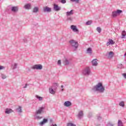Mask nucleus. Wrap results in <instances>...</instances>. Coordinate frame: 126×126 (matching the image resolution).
Instances as JSON below:
<instances>
[{
	"instance_id": "nucleus-34",
	"label": "nucleus",
	"mask_w": 126,
	"mask_h": 126,
	"mask_svg": "<svg viewBox=\"0 0 126 126\" xmlns=\"http://www.w3.org/2000/svg\"><path fill=\"white\" fill-rule=\"evenodd\" d=\"M92 24V21H88L86 23V25H91Z\"/></svg>"
},
{
	"instance_id": "nucleus-17",
	"label": "nucleus",
	"mask_w": 126,
	"mask_h": 126,
	"mask_svg": "<svg viewBox=\"0 0 126 126\" xmlns=\"http://www.w3.org/2000/svg\"><path fill=\"white\" fill-rule=\"evenodd\" d=\"M64 106L65 107H69V106H71V102L69 101H65L64 103Z\"/></svg>"
},
{
	"instance_id": "nucleus-32",
	"label": "nucleus",
	"mask_w": 126,
	"mask_h": 126,
	"mask_svg": "<svg viewBox=\"0 0 126 126\" xmlns=\"http://www.w3.org/2000/svg\"><path fill=\"white\" fill-rule=\"evenodd\" d=\"M114 55V52L113 51H110L109 53V56L110 58H113Z\"/></svg>"
},
{
	"instance_id": "nucleus-19",
	"label": "nucleus",
	"mask_w": 126,
	"mask_h": 126,
	"mask_svg": "<svg viewBox=\"0 0 126 126\" xmlns=\"http://www.w3.org/2000/svg\"><path fill=\"white\" fill-rule=\"evenodd\" d=\"M82 117H83V111H81L79 112V113L78 114V119L81 120V119L82 118Z\"/></svg>"
},
{
	"instance_id": "nucleus-40",
	"label": "nucleus",
	"mask_w": 126,
	"mask_h": 126,
	"mask_svg": "<svg viewBox=\"0 0 126 126\" xmlns=\"http://www.w3.org/2000/svg\"><path fill=\"white\" fill-rule=\"evenodd\" d=\"M91 117H92V113H90L88 115V118H91Z\"/></svg>"
},
{
	"instance_id": "nucleus-5",
	"label": "nucleus",
	"mask_w": 126,
	"mask_h": 126,
	"mask_svg": "<svg viewBox=\"0 0 126 126\" xmlns=\"http://www.w3.org/2000/svg\"><path fill=\"white\" fill-rule=\"evenodd\" d=\"M123 12L122 10H117V11H114L112 12L113 17H117L118 14H121Z\"/></svg>"
},
{
	"instance_id": "nucleus-20",
	"label": "nucleus",
	"mask_w": 126,
	"mask_h": 126,
	"mask_svg": "<svg viewBox=\"0 0 126 126\" xmlns=\"http://www.w3.org/2000/svg\"><path fill=\"white\" fill-rule=\"evenodd\" d=\"M12 112H13V111H12V109H11L10 108H9V109L7 108L5 110V114H9L11 113H12Z\"/></svg>"
},
{
	"instance_id": "nucleus-23",
	"label": "nucleus",
	"mask_w": 126,
	"mask_h": 126,
	"mask_svg": "<svg viewBox=\"0 0 126 126\" xmlns=\"http://www.w3.org/2000/svg\"><path fill=\"white\" fill-rule=\"evenodd\" d=\"M67 16H69L70 15H72L73 14V10H71L70 11H68L66 13Z\"/></svg>"
},
{
	"instance_id": "nucleus-7",
	"label": "nucleus",
	"mask_w": 126,
	"mask_h": 126,
	"mask_svg": "<svg viewBox=\"0 0 126 126\" xmlns=\"http://www.w3.org/2000/svg\"><path fill=\"white\" fill-rule=\"evenodd\" d=\"M53 9L55 10V11H60L61 9H62V7L57 4H54V7H53Z\"/></svg>"
},
{
	"instance_id": "nucleus-14",
	"label": "nucleus",
	"mask_w": 126,
	"mask_h": 126,
	"mask_svg": "<svg viewBox=\"0 0 126 126\" xmlns=\"http://www.w3.org/2000/svg\"><path fill=\"white\" fill-rule=\"evenodd\" d=\"M63 63L64 65H68V64H69V61L67 59L65 58L64 60H63Z\"/></svg>"
},
{
	"instance_id": "nucleus-22",
	"label": "nucleus",
	"mask_w": 126,
	"mask_h": 126,
	"mask_svg": "<svg viewBox=\"0 0 126 126\" xmlns=\"http://www.w3.org/2000/svg\"><path fill=\"white\" fill-rule=\"evenodd\" d=\"M34 119L35 120H41V119H43V117L39 116L38 114H35Z\"/></svg>"
},
{
	"instance_id": "nucleus-48",
	"label": "nucleus",
	"mask_w": 126,
	"mask_h": 126,
	"mask_svg": "<svg viewBox=\"0 0 126 126\" xmlns=\"http://www.w3.org/2000/svg\"><path fill=\"white\" fill-rule=\"evenodd\" d=\"M61 88H63V85L61 86Z\"/></svg>"
},
{
	"instance_id": "nucleus-13",
	"label": "nucleus",
	"mask_w": 126,
	"mask_h": 126,
	"mask_svg": "<svg viewBox=\"0 0 126 126\" xmlns=\"http://www.w3.org/2000/svg\"><path fill=\"white\" fill-rule=\"evenodd\" d=\"M71 29L73 30L74 32H78V29L76 28V26L71 25Z\"/></svg>"
},
{
	"instance_id": "nucleus-26",
	"label": "nucleus",
	"mask_w": 126,
	"mask_h": 126,
	"mask_svg": "<svg viewBox=\"0 0 126 126\" xmlns=\"http://www.w3.org/2000/svg\"><path fill=\"white\" fill-rule=\"evenodd\" d=\"M49 92L51 94H55V93H56L55 91H54V90L52 88H49Z\"/></svg>"
},
{
	"instance_id": "nucleus-1",
	"label": "nucleus",
	"mask_w": 126,
	"mask_h": 126,
	"mask_svg": "<svg viewBox=\"0 0 126 126\" xmlns=\"http://www.w3.org/2000/svg\"><path fill=\"white\" fill-rule=\"evenodd\" d=\"M92 90L93 91H99L100 93H104L105 88L103 86V84L99 82L96 85L93 87Z\"/></svg>"
},
{
	"instance_id": "nucleus-31",
	"label": "nucleus",
	"mask_w": 126,
	"mask_h": 126,
	"mask_svg": "<svg viewBox=\"0 0 126 126\" xmlns=\"http://www.w3.org/2000/svg\"><path fill=\"white\" fill-rule=\"evenodd\" d=\"M67 126H76V125L72 123H68L67 124Z\"/></svg>"
},
{
	"instance_id": "nucleus-2",
	"label": "nucleus",
	"mask_w": 126,
	"mask_h": 126,
	"mask_svg": "<svg viewBox=\"0 0 126 126\" xmlns=\"http://www.w3.org/2000/svg\"><path fill=\"white\" fill-rule=\"evenodd\" d=\"M70 45L71 46L73 51H77L78 49L79 44L78 42L74 40H70L69 41Z\"/></svg>"
},
{
	"instance_id": "nucleus-24",
	"label": "nucleus",
	"mask_w": 126,
	"mask_h": 126,
	"mask_svg": "<svg viewBox=\"0 0 126 126\" xmlns=\"http://www.w3.org/2000/svg\"><path fill=\"white\" fill-rule=\"evenodd\" d=\"M39 11V8L38 7H34L33 10V12L36 13Z\"/></svg>"
},
{
	"instance_id": "nucleus-50",
	"label": "nucleus",
	"mask_w": 126,
	"mask_h": 126,
	"mask_svg": "<svg viewBox=\"0 0 126 126\" xmlns=\"http://www.w3.org/2000/svg\"><path fill=\"white\" fill-rule=\"evenodd\" d=\"M61 91H62V92H63V89H62L61 90Z\"/></svg>"
},
{
	"instance_id": "nucleus-47",
	"label": "nucleus",
	"mask_w": 126,
	"mask_h": 126,
	"mask_svg": "<svg viewBox=\"0 0 126 126\" xmlns=\"http://www.w3.org/2000/svg\"><path fill=\"white\" fill-rule=\"evenodd\" d=\"M95 126H100V124H96V123H95Z\"/></svg>"
},
{
	"instance_id": "nucleus-9",
	"label": "nucleus",
	"mask_w": 126,
	"mask_h": 126,
	"mask_svg": "<svg viewBox=\"0 0 126 126\" xmlns=\"http://www.w3.org/2000/svg\"><path fill=\"white\" fill-rule=\"evenodd\" d=\"M52 11V9L48 6L43 7L44 12H51Z\"/></svg>"
},
{
	"instance_id": "nucleus-21",
	"label": "nucleus",
	"mask_w": 126,
	"mask_h": 126,
	"mask_svg": "<svg viewBox=\"0 0 126 126\" xmlns=\"http://www.w3.org/2000/svg\"><path fill=\"white\" fill-rule=\"evenodd\" d=\"M87 54H89V55H92V48H88L87 49Z\"/></svg>"
},
{
	"instance_id": "nucleus-42",
	"label": "nucleus",
	"mask_w": 126,
	"mask_h": 126,
	"mask_svg": "<svg viewBox=\"0 0 126 126\" xmlns=\"http://www.w3.org/2000/svg\"><path fill=\"white\" fill-rule=\"evenodd\" d=\"M3 68H4V66H0V70L1 69H3Z\"/></svg>"
},
{
	"instance_id": "nucleus-15",
	"label": "nucleus",
	"mask_w": 126,
	"mask_h": 126,
	"mask_svg": "<svg viewBox=\"0 0 126 126\" xmlns=\"http://www.w3.org/2000/svg\"><path fill=\"white\" fill-rule=\"evenodd\" d=\"M48 122V120L47 119H43V121L39 123L40 126H44L45 124H46V123Z\"/></svg>"
},
{
	"instance_id": "nucleus-38",
	"label": "nucleus",
	"mask_w": 126,
	"mask_h": 126,
	"mask_svg": "<svg viewBox=\"0 0 126 126\" xmlns=\"http://www.w3.org/2000/svg\"><path fill=\"white\" fill-rule=\"evenodd\" d=\"M58 64L59 65H61V64H62V61L61 60H59L58 61Z\"/></svg>"
},
{
	"instance_id": "nucleus-6",
	"label": "nucleus",
	"mask_w": 126,
	"mask_h": 126,
	"mask_svg": "<svg viewBox=\"0 0 126 126\" xmlns=\"http://www.w3.org/2000/svg\"><path fill=\"white\" fill-rule=\"evenodd\" d=\"M44 110L45 108L44 107H39L38 109L36 111L35 115H41Z\"/></svg>"
},
{
	"instance_id": "nucleus-4",
	"label": "nucleus",
	"mask_w": 126,
	"mask_h": 126,
	"mask_svg": "<svg viewBox=\"0 0 126 126\" xmlns=\"http://www.w3.org/2000/svg\"><path fill=\"white\" fill-rule=\"evenodd\" d=\"M32 69H36L37 70H41L43 68V66L40 64H35L31 67Z\"/></svg>"
},
{
	"instance_id": "nucleus-16",
	"label": "nucleus",
	"mask_w": 126,
	"mask_h": 126,
	"mask_svg": "<svg viewBox=\"0 0 126 126\" xmlns=\"http://www.w3.org/2000/svg\"><path fill=\"white\" fill-rule=\"evenodd\" d=\"M24 8L25 9L29 10L31 9V3H28L24 5Z\"/></svg>"
},
{
	"instance_id": "nucleus-35",
	"label": "nucleus",
	"mask_w": 126,
	"mask_h": 126,
	"mask_svg": "<svg viewBox=\"0 0 126 126\" xmlns=\"http://www.w3.org/2000/svg\"><path fill=\"white\" fill-rule=\"evenodd\" d=\"M1 76L2 79H5V78H6V76L4 74H1Z\"/></svg>"
},
{
	"instance_id": "nucleus-11",
	"label": "nucleus",
	"mask_w": 126,
	"mask_h": 126,
	"mask_svg": "<svg viewBox=\"0 0 126 126\" xmlns=\"http://www.w3.org/2000/svg\"><path fill=\"white\" fill-rule=\"evenodd\" d=\"M115 44V42L113 39H109L108 42H107L106 45L107 46H110V45H114Z\"/></svg>"
},
{
	"instance_id": "nucleus-49",
	"label": "nucleus",
	"mask_w": 126,
	"mask_h": 126,
	"mask_svg": "<svg viewBox=\"0 0 126 126\" xmlns=\"http://www.w3.org/2000/svg\"><path fill=\"white\" fill-rule=\"evenodd\" d=\"M126 52L125 53V55H124V56L126 57Z\"/></svg>"
},
{
	"instance_id": "nucleus-3",
	"label": "nucleus",
	"mask_w": 126,
	"mask_h": 126,
	"mask_svg": "<svg viewBox=\"0 0 126 126\" xmlns=\"http://www.w3.org/2000/svg\"><path fill=\"white\" fill-rule=\"evenodd\" d=\"M82 73L84 75H85L86 76H88L89 75H90V73H91V70L90 69V67H86L83 70Z\"/></svg>"
},
{
	"instance_id": "nucleus-8",
	"label": "nucleus",
	"mask_w": 126,
	"mask_h": 126,
	"mask_svg": "<svg viewBox=\"0 0 126 126\" xmlns=\"http://www.w3.org/2000/svg\"><path fill=\"white\" fill-rule=\"evenodd\" d=\"M96 119L97 122H99V123H102V122H103V118H102V116H101V114H97Z\"/></svg>"
},
{
	"instance_id": "nucleus-27",
	"label": "nucleus",
	"mask_w": 126,
	"mask_h": 126,
	"mask_svg": "<svg viewBox=\"0 0 126 126\" xmlns=\"http://www.w3.org/2000/svg\"><path fill=\"white\" fill-rule=\"evenodd\" d=\"M35 97L37 98V99H38L39 101H42V100H43V97L41 96H39L38 95H36Z\"/></svg>"
},
{
	"instance_id": "nucleus-37",
	"label": "nucleus",
	"mask_w": 126,
	"mask_h": 126,
	"mask_svg": "<svg viewBox=\"0 0 126 126\" xmlns=\"http://www.w3.org/2000/svg\"><path fill=\"white\" fill-rule=\"evenodd\" d=\"M60 2L62 3H66V0H61Z\"/></svg>"
},
{
	"instance_id": "nucleus-29",
	"label": "nucleus",
	"mask_w": 126,
	"mask_h": 126,
	"mask_svg": "<svg viewBox=\"0 0 126 126\" xmlns=\"http://www.w3.org/2000/svg\"><path fill=\"white\" fill-rule=\"evenodd\" d=\"M118 126H123V122H122V120H118Z\"/></svg>"
},
{
	"instance_id": "nucleus-30",
	"label": "nucleus",
	"mask_w": 126,
	"mask_h": 126,
	"mask_svg": "<svg viewBox=\"0 0 126 126\" xmlns=\"http://www.w3.org/2000/svg\"><path fill=\"white\" fill-rule=\"evenodd\" d=\"M72 2H75V3H79L80 0H70Z\"/></svg>"
},
{
	"instance_id": "nucleus-39",
	"label": "nucleus",
	"mask_w": 126,
	"mask_h": 126,
	"mask_svg": "<svg viewBox=\"0 0 126 126\" xmlns=\"http://www.w3.org/2000/svg\"><path fill=\"white\" fill-rule=\"evenodd\" d=\"M114 126V125H113L112 124H111V123H108V124H107V126Z\"/></svg>"
},
{
	"instance_id": "nucleus-44",
	"label": "nucleus",
	"mask_w": 126,
	"mask_h": 126,
	"mask_svg": "<svg viewBox=\"0 0 126 126\" xmlns=\"http://www.w3.org/2000/svg\"><path fill=\"white\" fill-rule=\"evenodd\" d=\"M28 86V85L27 84H26L25 86L24 87H23V88H27Z\"/></svg>"
},
{
	"instance_id": "nucleus-25",
	"label": "nucleus",
	"mask_w": 126,
	"mask_h": 126,
	"mask_svg": "<svg viewBox=\"0 0 126 126\" xmlns=\"http://www.w3.org/2000/svg\"><path fill=\"white\" fill-rule=\"evenodd\" d=\"M122 36L121 37V38L122 39H124V38H125V37H126V31H123L122 32Z\"/></svg>"
},
{
	"instance_id": "nucleus-12",
	"label": "nucleus",
	"mask_w": 126,
	"mask_h": 126,
	"mask_svg": "<svg viewBox=\"0 0 126 126\" xmlns=\"http://www.w3.org/2000/svg\"><path fill=\"white\" fill-rule=\"evenodd\" d=\"M11 10L13 12H17V11H18V7L12 6L11 7Z\"/></svg>"
},
{
	"instance_id": "nucleus-18",
	"label": "nucleus",
	"mask_w": 126,
	"mask_h": 126,
	"mask_svg": "<svg viewBox=\"0 0 126 126\" xmlns=\"http://www.w3.org/2000/svg\"><path fill=\"white\" fill-rule=\"evenodd\" d=\"M16 112H17V113H19V114H21V113H22V107L19 106L18 108H17L16 109Z\"/></svg>"
},
{
	"instance_id": "nucleus-33",
	"label": "nucleus",
	"mask_w": 126,
	"mask_h": 126,
	"mask_svg": "<svg viewBox=\"0 0 126 126\" xmlns=\"http://www.w3.org/2000/svg\"><path fill=\"white\" fill-rule=\"evenodd\" d=\"M96 31H97L98 33H101V32L102 31V29H101L100 27H98L96 28Z\"/></svg>"
},
{
	"instance_id": "nucleus-41",
	"label": "nucleus",
	"mask_w": 126,
	"mask_h": 126,
	"mask_svg": "<svg viewBox=\"0 0 126 126\" xmlns=\"http://www.w3.org/2000/svg\"><path fill=\"white\" fill-rule=\"evenodd\" d=\"M67 20H69L70 21H71V20H72V18H71V17L68 18L67 19Z\"/></svg>"
},
{
	"instance_id": "nucleus-10",
	"label": "nucleus",
	"mask_w": 126,
	"mask_h": 126,
	"mask_svg": "<svg viewBox=\"0 0 126 126\" xmlns=\"http://www.w3.org/2000/svg\"><path fill=\"white\" fill-rule=\"evenodd\" d=\"M98 62L97 59H94L92 61V63L93 66H97V65H98V62Z\"/></svg>"
},
{
	"instance_id": "nucleus-43",
	"label": "nucleus",
	"mask_w": 126,
	"mask_h": 126,
	"mask_svg": "<svg viewBox=\"0 0 126 126\" xmlns=\"http://www.w3.org/2000/svg\"><path fill=\"white\" fill-rule=\"evenodd\" d=\"M123 76L124 77V78H126V73H124L123 74Z\"/></svg>"
},
{
	"instance_id": "nucleus-28",
	"label": "nucleus",
	"mask_w": 126,
	"mask_h": 126,
	"mask_svg": "<svg viewBox=\"0 0 126 126\" xmlns=\"http://www.w3.org/2000/svg\"><path fill=\"white\" fill-rule=\"evenodd\" d=\"M119 106L124 108V107H125V102L124 101L120 102L119 103Z\"/></svg>"
},
{
	"instance_id": "nucleus-36",
	"label": "nucleus",
	"mask_w": 126,
	"mask_h": 126,
	"mask_svg": "<svg viewBox=\"0 0 126 126\" xmlns=\"http://www.w3.org/2000/svg\"><path fill=\"white\" fill-rule=\"evenodd\" d=\"M17 67V63H15L13 67V69H15Z\"/></svg>"
},
{
	"instance_id": "nucleus-46",
	"label": "nucleus",
	"mask_w": 126,
	"mask_h": 126,
	"mask_svg": "<svg viewBox=\"0 0 126 126\" xmlns=\"http://www.w3.org/2000/svg\"><path fill=\"white\" fill-rule=\"evenodd\" d=\"M50 126H58L57 124H52Z\"/></svg>"
},
{
	"instance_id": "nucleus-45",
	"label": "nucleus",
	"mask_w": 126,
	"mask_h": 126,
	"mask_svg": "<svg viewBox=\"0 0 126 126\" xmlns=\"http://www.w3.org/2000/svg\"><path fill=\"white\" fill-rule=\"evenodd\" d=\"M54 85H55V86H56L57 87H58V86H59V84H57V83L54 84Z\"/></svg>"
}]
</instances>
